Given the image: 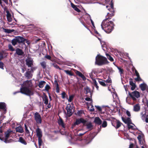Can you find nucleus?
<instances>
[{
	"instance_id": "obj_40",
	"label": "nucleus",
	"mask_w": 148,
	"mask_h": 148,
	"mask_svg": "<svg viewBox=\"0 0 148 148\" xmlns=\"http://www.w3.org/2000/svg\"><path fill=\"white\" fill-rule=\"evenodd\" d=\"M12 45L13 46H15L17 44V41L16 38H15L13 39L11 42Z\"/></svg>"
},
{
	"instance_id": "obj_52",
	"label": "nucleus",
	"mask_w": 148,
	"mask_h": 148,
	"mask_svg": "<svg viewBox=\"0 0 148 148\" xmlns=\"http://www.w3.org/2000/svg\"><path fill=\"white\" fill-rule=\"evenodd\" d=\"M95 107L97 109L99 112H101L102 110V109L101 107L99 106H95Z\"/></svg>"
},
{
	"instance_id": "obj_9",
	"label": "nucleus",
	"mask_w": 148,
	"mask_h": 148,
	"mask_svg": "<svg viewBox=\"0 0 148 148\" xmlns=\"http://www.w3.org/2000/svg\"><path fill=\"white\" fill-rule=\"evenodd\" d=\"M112 125L115 127L116 129L120 127L123 123L120 122L119 120H114L112 121Z\"/></svg>"
},
{
	"instance_id": "obj_19",
	"label": "nucleus",
	"mask_w": 148,
	"mask_h": 148,
	"mask_svg": "<svg viewBox=\"0 0 148 148\" xmlns=\"http://www.w3.org/2000/svg\"><path fill=\"white\" fill-rule=\"evenodd\" d=\"M24 87H27L29 88H32V83L30 81L27 80L24 83Z\"/></svg>"
},
{
	"instance_id": "obj_29",
	"label": "nucleus",
	"mask_w": 148,
	"mask_h": 148,
	"mask_svg": "<svg viewBox=\"0 0 148 148\" xmlns=\"http://www.w3.org/2000/svg\"><path fill=\"white\" fill-rule=\"evenodd\" d=\"M3 31L9 34L11 33L14 31V29H5L4 28H3Z\"/></svg>"
},
{
	"instance_id": "obj_47",
	"label": "nucleus",
	"mask_w": 148,
	"mask_h": 148,
	"mask_svg": "<svg viewBox=\"0 0 148 148\" xmlns=\"http://www.w3.org/2000/svg\"><path fill=\"white\" fill-rule=\"evenodd\" d=\"M44 58L47 59V60L52 61L51 57L50 56L47 54L45 56Z\"/></svg>"
},
{
	"instance_id": "obj_31",
	"label": "nucleus",
	"mask_w": 148,
	"mask_h": 148,
	"mask_svg": "<svg viewBox=\"0 0 148 148\" xmlns=\"http://www.w3.org/2000/svg\"><path fill=\"white\" fill-rule=\"evenodd\" d=\"M147 85L145 83L141 84L140 85V88L142 91H144L146 90Z\"/></svg>"
},
{
	"instance_id": "obj_48",
	"label": "nucleus",
	"mask_w": 148,
	"mask_h": 148,
	"mask_svg": "<svg viewBox=\"0 0 148 148\" xmlns=\"http://www.w3.org/2000/svg\"><path fill=\"white\" fill-rule=\"evenodd\" d=\"M137 77L135 79V80L136 81H140L142 80V79L140 77V75L137 76Z\"/></svg>"
},
{
	"instance_id": "obj_13",
	"label": "nucleus",
	"mask_w": 148,
	"mask_h": 148,
	"mask_svg": "<svg viewBox=\"0 0 148 148\" xmlns=\"http://www.w3.org/2000/svg\"><path fill=\"white\" fill-rule=\"evenodd\" d=\"M11 132V131H10L8 130L5 133V138L4 139L3 138H2L0 137V139L2 140H4V141L5 143L8 142V141L7 140V139H8L9 137L10 133Z\"/></svg>"
},
{
	"instance_id": "obj_18",
	"label": "nucleus",
	"mask_w": 148,
	"mask_h": 148,
	"mask_svg": "<svg viewBox=\"0 0 148 148\" xmlns=\"http://www.w3.org/2000/svg\"><path fill=\"white\" fill-rule=\"evenodd\" d=\"M94 122L96 124L100 125L102 124V121L99 117H96L95 119Z\"/></svg>"
},
{
	"instance_id": "obj_44",
	"label": "nucleus",
	"mask_w": 148,
	"mask_h": 148,
	"mask_svg": "<svg viewBox=\"0 0 148 148\" xmlns=\"http://www.w3.org/2000/svg\"><path fill=\"white\" fill-rule=\"evenodd\" d=\"M107 123L106 121H104L103 122L101 126L103 127H105L107 126Z\"/></svg>"
},
{
	"instance_id": "obj_49",
	"label": "nucleus",
	"mask_w": 148,
	"mask_h": 148,
	"mask_svg": "<svg viewBox=\"0 0 148 148\" xmlns=\"http://www.w3.org/2000/svg\"><path fill=\"white\" fill-rule=\"evenodd\" d=\"M137 139L138 140L140 144H143L141 143L142 136L141 135H139L137 137Z\"/></svg>"
},
{
	"instance_id": "obj_4",
	"label": "nucleus",
	"mask_w": 148,
	"mask_h": 148,
	"mask_svg": "<svg viewBox=\"0 0 148 148\" xmlns=\"http://www.w3.org/2000/svg\"><path fill=\"white\" fill-rule=\"evenodd\" d=\"M128 93L130 97L134 101H136V97L138 98L140 96V93L137 91H135L134 92H132L131 93L129 91Z\"/></svg>"
},
{
	"instance_id": "obj_3",
	"label": "nucleus",
	"mask_w": 148,
	"mask_h": 148,
	"mask_svg": "<svg viewBox=\"0 0 148 148\" xmlns=\"http://www.w3.org/2000/svg\"><path fill=\"white\" fill-rule=\"evenodd\" d=\"M20 90V91H18V92H20L23 94L28 96L33 95L34 94V89L32 88L22 87L21 88Z\"/></svg>"
},
{
	"instance_id": "obj_62",
	"label": "nucleus",
	"mask_w": 148,
	"mask_h": 148,
	"mask_svg": "<svg viewBox=\"0 0 148 148\" xmlns=\"http://www.w3.org/2000/svg\"><path fill=\"white\" fill-rule=\"evenodd\" d=\"M126 113L127 115L129 117H130L131 116V114L130 112L128 110H127L126 111Z\"/></svg>"
},
{
	"instance_id": "obj_39",
	"label": "nucleus",
	"mask_w": 148,
	"mask_h": 148,
	"mask_svg": "<svg viewBox=\"0 0 148 148\" xmlns=\"http://www.w3.org/2000/svg\"><path fill=\"white\" fill-rule=\"evenodd\" d=\"M38 146L40 148V147L42 145V138H38Z\"/></svg>"
},
{
	"instance_id": "obj_54",
	"label": "nucleus",
	"mask_w": 148,
	"mask_h": 148,
	"mask_svg": "<svg viewBox=\"0 0 148 148\" xmlns=\"http://www.w3.org/2000/svg\"><path fill=\"white\" fill-rule=\"evenodd\" d=\"M61 95H62V98L63 99H64L65 98V96H66L67 97V96L66 95V93L65 92H63L62 93Z\"/></svg>"
},
{
	"instance_id": "obj_2",
	"label": "nucleus",
	"mask_w": 148,
	"mask_h": 148,
	"mask_svg": "<svg viewBox=\"0 0 148 148\" xmlns=\"http://www.w3.org/2000/svg\"><path fill=\"white\" fill-rule=\"evenodd\" d=\"M108 63L107 58L103 56L98 55L96 57L95 64L100 66L107 64Z\"/></svg>"
},
{
	"instance_id": "obj_63",
	"label": "nucleus",
	"mask_w": 148,
	"mask_h": 148,
	"mask_svg": "<svg viewBox=\"0 0 148 148\" xmlns=\"http://www.w3.org/2000/svg\"><path fill=\"white\" fill-rule=\"evenodd\" d=\"M128 125V129H133V126L132 125H130V124L127 125Z\"/></svg>"
},
{
	"instance_id": "obj_45",
	"label": "nucleus",
	"mask_w": 148,
	"mask_h": 148,
	"mask_svg": "<svg viewBox=\"0 0 148 148\" xmlns=\"http://www.w3.org/2000/svg\"><path fill=\"white\" fill-rule=\"evenodd\" d=\"M117 68L119 70V72L121 75L123 73L124 70L123 69L119 67H117Z\"/></svg>"
},
{
	"instance_id": "obj_8",
	"label": "nucleus",
	"mask_w": 148,
	"mask_h": 148,
	"mask_svg": "<svg viewBox=\"0 0 148 148\" xmlns=\"http://www.w3.org/2000/svg\"><path fill=\"white\" fill-rule=\"evenodd\" d=\"M35 120L37 123L40 124L42 123V120L40 114L38 112H36L34 115Z\"/></svg>"
},
{
	"instance_id": "obj_22",
	"label": "nucleus",
	"mask_w": 148,
	"mask_h": 148,
	"mask_svg": "<svg viewBox=\"0 0 148 148\" xmlns=\"http://www.w3.org/2000/svg\"><path fill=\"white\" fill-rule=\"evenodd\" d=\"M42 98L43 101H44V103L46 105L48 104V98L46 95L44 93H43Z\"/></svg>"
},
{
	"instance_id": "obj_20",
	"label": "nucleus",
	"mask_w": 148,
	"mask_h": 148,
	"mask_svg": "<svg viewBox=\"0 0 148 148\" xmlns=\"http://www.w3.org/2000/svg\"><path fill=\"white\" fill-rule=\"evenodd\" d=\"M7 54L4 51H0V60H2L4 58L6 57Z\"/></svg>"
},
{
	"instance_id": "obj_50",
	"label": "nucleus",
	"mask_w": 148,
	"mask_h": 148,
	"mask_svg": "<svg viewBox=\"0 0 148 148\" xmlns=\"http://www.w3.org/2000/svg\"><path fill=\"white\" fill-rule=\"evenodd\" d=\"M104 81L108 83H110L112 82L111 79L109 77H108V79H107L106 80H104Z\"/></svg>"
},
{
	"instance_id": "obj_60",
	"label": "nucleus",
	"mask_w": 148,
	"mask_h": 148,
	"mask_svg": "<svg viewBox=\"0 0 148 148\" xmlns=\"http://www.w3.org/2000/svg\"><path fill=\"white\" fill-rule=\"evenodd\" d=\"M3 64L2 62H0V68L1 69H4L3 68Z\"/></svg>"
},
{
	"instance_id": "obj_27",
	"label": "nucleus",
	"mask_w": 148,
	"mask_h": 148,
	"mask_svg": "<svg viewBox=\"0 0 148 148\" xmlns=\"http://www.w3.org/2000/svg\"><path fill=\"white\" fill-rule=\"evenodd\" d=\"M16 131L20 133H22L24 132V130L23 127L21 126H19L16 127Z\"/></svg>"
},
{
	"instance_id": "obj_51",
	"label": "nucleus",
	"mask_w": 148,
	"mask_h": 148,
	"mask_svg": "<svg viewBox=\"0 0 148 148\" xmlns=\"http://www.w3.org/2000/svg\"><path fill=\"white\" fill-rule=\"evenodd\" d=\"M52 65L57 69H58L60 70L62 69H60L59 67L55 63H53Z\"/></svg>"
},
{
	"instance_id": "obj_21",
	"label": "nucleus",
	"mask_w": 148,
	"mask_h": 148,
	"mask_svg": "<svg viewBox=\"0 0 148 148\" xmlns=\"http://www.w3.org/2000/svg\"><path fill=\"white\" fill-rule=\"evenodd\" d=\"M15 53L19 56H21L24 54V52L23 50L19 48H17L15 50Z\"/></svg>"
},
{
	"instance_id": "obj_24",
	"label": "nucleus",
	"mask_w": 148,
	"mask_h": 148,
	"mask_svg": "<svg viewBox=\"0 0 148 148\" xmlns=\"http://www.w3.org/2000/svg\"><path fill=\"white\" fill-rule=\"evenodd\" d=\"M18 141L24 145H26L27 144L25 139L22 137H20L19 138Z\"/></svg>"
},
{
	"instance_id": "obj_15",
	"label": "nucleus",
	"mask_w": 148,
	"mask_h": 148,
	"mask_svg": "<svg viewBox=\"0 0 148 148\" xmlns=\"http://www.w3.org/2000/svg\"><path fill=\"white\" fill-rule=\"evenodd\" d=\"M15 38L18 43L19 44L22 43L23 44H25V42L26 40V39L24 38L23 37L20 36H18Z\"/></svg>"
},
{
	"instance_id": "obj_34",
	"label": "nucleus",
	"mask_w": 148,
	"mask_h": 148,
	"mask_svg": "<svg viewBox=\"0 0 148 148\" xmlns=\"http://www.w3.org/2000/svg\"><path fill=\"white\" fill-rule=\"evenodd\" d=\"M6 105L5 103L3 102L0 103V109L3 110L5 109Z\"/></svg>"
},
{
	"instance_id": "obj_30",
	"label": "nucleus",
	"mask_w": 148,
	"mask_h": 148,
	"mask_svg": "<svg viewBox=\"0 0 148 148\" xmlns=\"http://www.w3.org/2000/svg\"><path fill=\"white\" fill-rule=\"evenodd\" d=\"M140 114L141 115V119L143 120H145L147 116L145 111L144 112H141Z\"/></svg>"
},
{
	"instance_id": "obj_10",
	"label": "nucleus",
	"mask_w": 148,
	"mask_h": 148,
	"mask_svg": "<svg viewBox=\"0 0 148 148\" xmlns=\"http://www.w3.org/2000/svg\"><path fill=\"white\" fill-rule=\"evenodd\" d=\"M83 126H86V129L88 130H91L93 128V125L90 122H88L86 120L85 123L84 124Z\"/></svg>"
},
{
	"instance_id": "obj_55",
	"label": "nucleus",
	"mask_w": 148,
	"mask_h": 148,
	"mask_svg": "<svg viewBox=\"0 0 148 148\" xmlns=\"http://www.w3.org/2000/svg\"><path fill=\"white\" fill-rule=\"evenodd\" d=\"M77 75L81 77L83 74L80 71H77L76 72Z\"/></svg>"
},
{
	"instance_id": "obj_37",
	"label": "nucleus",
	"mask_w": 148,
	"mask_h": 148,
	"mask_svg": "<svg viewBox=\"0 0 148 148\" xmlns=\"http://www.w3.org/2000/svg\"><path fill=\"white\" fill-rule=\"evenodd\" d=\"M106 55L107 58L111 62L114 61V59L108 53H106Z\"/></svg>"
},
{
	"instance_id": "obj_41",
	"label": "nucleus",
	"mask_w": 148,
	"mask_h": 148,
	"mask_svg": "<svg viewBox=\"0 0 148 148\" xmlns=\"http://www.w3.org/2000/svg\"><path fill=\"white\" fill-rule=\"evenodd\" d=\"M8 48L9 50L12 51H14L15 50L11 44H9L8 45Z\"/></svg>"
},
{
	"instance_id": "obj_5",
	"label": "nucleus",
	"mask_w": 148,
	"mask_h": 148,
	"mask_svg": "<svg viewBox=\"0 0 148 148\" xmlns=\"http://www.w3.org/2000/svg\"><path fill=\"white\" fill-rule=\"evenodd\" d=\"M86 122V120L83 118L76 119L75 121L72 124V128H74L76 125H78L81 123H82L84 125Z\"/></svg>"
},
{
	"instance_id": "obj_32",
	"label": "nucleus",
	"mask_w": 148,
	"mask_h": 148,
	"mask_svg": "<svg viewBox=\"0 0 148 148\" xmlns=\"http://www.w3.org/2000/svg\"><path fill=\"white\" fill-rule=\"evenodd\" d=\"M84 89L86 91L85 94H88V93H90L91 94V89L88 86H86V87L84 88Z\"/></svg>"
},
{
	"instance_id": "obj_26",
	"label": "nucleus",
	"mask_w": 148,
	"mask_h": 148,
	"mask_svg": "<svg viewBox=\"0 0 148 148\" xmlns=\"http://www.w3.org/2000/svg\"><path fill=\"white\" fill-rule=\"evenodd\" d=\"M140 106L138 104H136L134 106L133 110L135 112H137L140 110Z\"/></svg>"
},
{
	"instance_id": "obj_16",
	"label": "nucleus",
	"mask_w": 148,
	"mask_h": 148,
	"mask_svg": "<svg viewBox=\"0 0 148 148\" xmlns=\"http://www.w3.org/2000/svg\"><path fill=\"white\" fill-rule=\"evenodd\" d=\"M26 64L28 67H31L33 66V61L31 59H27L25 60Z\"/></svg>"
},
{
	"instance_id": "obj_25",
	"label": "nucleus",
	"mask_w": 148,
	"mask_h": 148,
	"mask_svg": "<svg viewBox=\"0 0 148 148\" xmlns=\"http://www.w3.org/2000/svg\"><path fill=\"white\" fill-rule=\"evenodd\" d=\"M71 7L76 11L78 12H81V10H79L76 5H74L72 2H71Z\"/></svg>"
},
{
	"instance_id": "obj_1",
	"label": "nucleus",
	"mask_w": 148,
	"mask_h": 148,
	"mask_svg": "<svg viewBox=\"0 0 148 148\" xmlns=\"http://www.w3.org/2000/svg\"><path fill=\"white\" fill-rule=\"evenodd\" d=\"M109 5L110 6L107 5L106 7L110 12L107 13L106 18L103 21L101 25L102 29L108 34L112 32L114 28V25L113 21H110L114 15L115 10L114 5L111 2Z\"/></svg>"
},
{
	"instance_id": "obj_64",
	"label": "nucleus",
	"mask_w": 148,
	"mask_h": 148,
	"mask_svg": "<svg viewBox=\"0 0 148 148\" xmlns=\"http://www.w3.org/2000/svg\"><path fill=\"white\" fill-rule=\"evenodd\" d=\"M134 147V144L133 143H131L130 145L129 148H133Z\"/></svg>"
},
{
	"instance_id": "obj_57",
	"label": "nucleus",
	"mask_w": 148,
	"mask_h": 148,
	"mask_svg": "<svg viewBox=\"0 0 148 148\" xmlns=\"http://www.w3.org/2000/svg\"><path fill=\"white\" fill-rule=\"evenodd\" d=\"M134 69H135V73L136 74V76H139V73L134 68H132V69L133 70Z\"/></svg>"
},
{
	"instance_id": "obj_35",
	"label": "nucleus",
	"mask_w": 148,
	"mask_h": 148,
	"mask_svg": "<svg viewBox=\"0 0 148 148\" xmlns=\"http://www.w3.org/2000/svg\"><path fill=\"white\" fill-rule=\"evenodd\" d=\"M98 82L102 86H106V84L101 79H98Z\"/></svg>"
},
{
	"instance_id": "obj_59",
	"label": "nucleus",
	"mask_w": 148,
	"mask_h": 148,
	"mask_svg": "<svg viewBox=\"0 0 148 148\" xmlns=\"http://www.w3.org/2000/svg\"><path fill=\"white\" fill-rule=\"evenodd\" d=\"M31 68L30 70V71H31L32 73L34 72V71H35L36 69V67H31Z\"/></svg>"
},
{
	"instance_id": "obj_12",
	"label": "nucleus",
	"mask_w": 148,
	"mask_h": 148,
	"mask_svg": "<svg viewBox=\"0 0 148 148\" xmlns=\"http://www.w3.org/2000/svg\"><path fill=\"white\" fill-rule=\"evenodd\" d=\"M121 119L122 121L125 124H127V125L133 124L134 125L132 122V120H131L130 118L127 117V118H125L123 117H122Z\"/></svg>"
},
{
	"instance_id": "obj_11",
	"label": "nucleus",
	"mask_w": 148,
	"mask_h": 148,
	"mask_svg": "<svg viewBox=\"0 0 148 148\" xmlns=\"http://www.w3.org/2000/svg\"><path fill=\"white\" fill-rule=\"evenodd\" d=\"M4 10L7 13L6 16L8 21L9 22H11L12 20V15L11 14L6 8H4Z\"/></svg>"
},
{
	"instance_id": "obj_46",
	"label": "nucleus",
	"mask_w": 148,
	"mask_h": 148,
	"mask_svg": "<svg viewBox=\"0 0 148 148\" xmlns=\"http://www.w3.org/2000/svg\"><path fill=\"white\" fill-rule=\"evenodd\" d=\"M74 96L73 95H71L69 96V99H68V101L69 102H71L73 100V98H74Z\"/></svg>"
},
{
	"instance_id": "obj_28",
	"label": "nucleus",
	"mask_w": 148,
	"mask_h": 148,
	"mask_svg": "<svg viewBox=\"0 0 148 148\" xmlns=\"http://www.w3.org/2000/svg\"><path fill=\"white\" fill-rule=\"evenodd\" d=\"M58 123L63 128H65V126L62 119L60 117V118L59 120L58 121Z\"/></svg>"
},
{
	"instance_id": "obj_23",
	"label": "nucleus",
	"mask_w": 148,
	"mask_h": 148,
	"mask_svg": "<svg viewBox=\"0 0 148 148\" xmlns=\"http://www.w3.org/2000/svg\"><path fill=\"white\" fill-rule=\"evenodd\" d=\"M130 85L132 86L131 89L132 90H134L136 87V85L135 83H134L133 81V79L132 78L130 79L129 81Z\"/></svg>"
},
{
	"instance_id": "obj_7",
	"label": "nucleus",
	"mask_w": 148,
	"mask_h": 148,
	"mask_svg": "<svg viewBox=\"0 0 148 148\" xmlns=\"http://www.w3.org/2000/svg\"><path fill=\"white\" fill-rule=\"evenodd\" d=\"M65 109L67 111V113L65 111H64V112L67 117H71L73 114L72 109L71 105L69 104L66 107Z\"/></svg>"
},
{
	"instance_id": "obj_61",
	"label": "nucleus",
	"mask_w": 148,
	"mask_h": 148,
	"mask_svg": "<svg viewBox=\"0 0 148 148\" xmlns=\"http://www.w3.org/2000/svg\"><path fill=\"white\" fill-rule=\"evenodd\" d=\"M90 106H91V109H89V111L90 112H93L94 111V107L92 104H91Z\"/></svg>"
},
{
	"instance_id": "obj_42",
	"label": "nucleus",
	"mask_w": 148,
	"mask_h": 148,
	"mask_svg": "<svg viewBox=\"0 0 148 148\" xmlns=\"http://www.w3.org/2000/svg\"><path fill=\"white\" fill-rule=\"evenodd\" d=\"M64 72H65L67 74L70 75L72 76L73 75V73L71 72V71L68 70H64Z\"/></svg>"
},
{
	"instance_id": "obj_6",
	"label": "nucleus",
	"mask_w": 148,
	"mask_h": 148,
	"mask_svg": "<svg viewBox=\"0 0 148 148\" xmlns=\"http://www.w3.org/2000/svg\"><path fill=\"white\" fill-rule=\"evenodd\" d=\"M93 134L92 133L86 136L84 138V141L85 144H88L90 143L92 140L94 138Z\"/></svg>"
},
{
	"instance_id": "obj_14",
	"label": "nucleus",
	"mask_w": 148,
	"mask_h": 148,
	"mask_svg": "<svg viewBox=\"0 0 148 148\" xmlns=\"http://www.w3.org/2000/svg\"><path fill=\"white\" fill-rule=\"evenodd\" d=\"M31 71L29 70V69H28L27 71L24 74V76L27 79H30L32 78L33 74Z\"/></svg>"
},
{
	"instance_id": "obj_17",
	"label": "nucleus",
	"mask_w": 148,
	"mask_h": 148,
	"mask_svg": "<svg viewBox=\"0 0 148 148\" xmlns=\"http://www.w3.org/2000/svg\"><path fill=\"white\" fill-rule=\"evenodd\" d=\"M36 136L38 138H42V132L40 129L38 128L36 130Z\"/></svg>"
},
{
	"instance_id": "obj_36",
	"label": "nucleus",
	"mask_w": 148,
	"mask_h": 148,
	"mask_svg": "<svg viewBox=\"0 0 148 148\" xmlns=\"http://www.w3.org/2000/svg\"><path fill=\"white\" fill-rule=\"evenodd\" d=\"M40 64L43 69H45L46 67V63L45 61H43L40 63Z\"/></svg>"
},
{
	"instance_id": "obj_53",
	"label": "nucleus",
	"mask_w": 148,
	"mask_h": 148,
	"mask_svg": "<svg viewBox=\"0 0 148 148\" xmlns=\"http://www.w3.org/2000/svg\"><path fill=\"white\" fill-rule=\"evenodd\" d=\"M45 89L46 91H48L50 88V87L48 84H47L45 87Z\"/></svg>"
},
{
	"instance_id": "obj_56",
	"label": "nucleus",
	"mask_w": 148,
	"mask_h": 148,
	"mask_svg": "<svg viewBox=\"0 0 148 148\" xmlns=\"http://www.w3.org/2000/svg\"><path fill=\"white\" fill-rule=\"evenodd\" d=\"M83 112L82 110L78 111L77 112L76 114L79 116H80Z\"/></svg>"
},
{
	"instance_id": "obj_58",
	"label": "nucleus",
	"mask_w": 148,
	"mask_h": 148,
	"mask_svg": "<svg viewBox=\"0 0 148 148\" xmlns=\"http://www.w3.org/2000/svg\"><path fill=\"white\" fill-rule=\"evenodd\" d=\"M56 92L57 93H58L59 92H60V87H59V85H57L56 86Z\"/></svg>"
},
{
	"instance_id": "obj_33",
	"label": "nucleus",
	"mask_w": 148,
	"mask_h": 148,
	"mask_svg": "<svg viewBox=\"0 0 148 148\" xmlns=\"http://www.w3.org/2000/svg\"><path fill=\"white\" fill-rule=\"evenodd\" d=\"M46 83L45 81H41L39 83L38 86L40 88H42L44 86V84Z\"/></svg>"
},
{
	"instance_id": "obj_43",
	"label": "nucleus",
	"mask_w": 148,
	"mask_h": 148,
	"mask_svg": "<svg viewBox=\"0 0 148 148\" xmlns=\"http://www.w3.org/2000/svg\"><path fill=\"white\" fill-rule=\"evenodd\" d=\"M25 132L27 134H28V135H27L28 136H30L29 132L28 130L27 126L25 124Z\"/></svg>"
},
{
	"instance_id": "obj_38",
	"label": "nucleus",
	"mask_w": 148,
	"mask_h": 148,
	"mask_svg": "<svg viewBox=\"0 0 148 148\" xmlns=\"http://www.w3.org/2000/svg\"><path fill=\"white\" fill-rule=\"evenodd\" d=\"M93 83V85L95 86L97 90H99V86L97 85V83L95 79H92Z\"/></svg>"
}]
</instances>
